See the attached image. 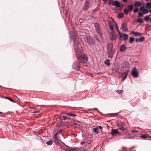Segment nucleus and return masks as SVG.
Wrapping results in <instances>:
<instances>
[{
  "instance_id": "a19ab883",
  "label": "nucleus",
  "mask_w": 151,
  "mask_h": 151,
  "mask_svg": "<svg viewBox=\"0 0 151 151\" xmlns=\"http://www.w3.org/2000/svg\"><path fill=\"white\" fill-rule=\"evenodd\" d=\"M144 13L142 12H139L138 13V17H142L143 16Z\"/></svg>"
},
{
  "instance_id": "8fccbe9b",
  "label": "nucleus",
  "mask_w": 151,
  "mask_h": 151,
  "mask_svg": "<svg viewBox=\"0 0 151 151\" xmlns=\"http://www.w3.org/2000/svg\"><path fill=\"white\" fill-rule=\"evenodd\" d=\"M132 132L133 133H137L138 132V131L137 130H132Z\"/></svg>"
},
{
  "instance_id": "e433bc0d",
  "label": "nucleus",
  "mask_w": 151,
  "mask_h": 151,
  "mask_svg": "<svg viewBox=\"0 0 151 151\" xmlns=\"http://www.w3.org/2000/svg\"><path fill=\"white\" fill-rule=\"evenodd\" d=\"M105 63L108 66L110 64V63L109 62V60L108 59L106 60L105 61Z\"/></svg>"
},
{
  "instance_id": "09e8293b",
  "label": "nucleus",
  "mask_w": 151,
  "mask_h": 151,
  "mask_svg": "<svg viewBox=\"0 0 151 151\" xmlns=\"http://www.w3.org/2000/svg\"><path fill=\"white\" fill-rule=\"evenodd\" d=\"M87 143L88 144L90 145L91 144V140H88Z\"/></svg>"
},
{
  "instance_id": "6e6552de",
  "label": "nucleus",
  "mask_w": 151,
  "mask_h": 151,
  "mask_svg": "<svg viewBox=\"0 0 151 151\" xmlns=\"http://www.w3.org/2000/svg\"><path fill=\"white\" fill-rule=\"evenodd\" d=\"M114 31H112L110 33L111 35L110 40L113 41L117 40V35L114 34Z\"/></svg>"
},
{
  "instance_id": "2f4dec72",
  "label": "nucleus",
  "mask_w": 151,
  "mask_h": 151,
  "mask_svg": "<svg viewBox=\"0 0 151 151\" xmlns=\"http://www.w3.org/2000/svg\"><path fill=\"white\" fill-rule=\"evenodd\" d=\"M124 13L127 15H128L129 13V11L127 8H125L124 9Z\"/></svg>"
},
{
  "instance_id": "3c124183",
  "label": "nucleus",
  "mask_w": 151,
  "mask_h": 151,
  "mask_svg": "<svg viewBox=\"0 0 151 151\" xmlns=\"http://www.w3.org/2000/svg\"><path fill=\"white\" fill-rule=\"evenodd\" d=\"M89 0H85V3L90 4V2L89 1Z\"/></svg>"
},
{
  "instance_id": "393cba45",
  "label": "nucleus",
  "mask_w": 151,
  "mask_h": 151,
  "mask_svg": "<svg viewBox=\"0 0 151 151\" xmlns=\"http://www.w3.org/2000/svg\"><path fill=\"white\" fill-rule=\"evenodd\" d=\"M141 5V2L137 1L134 4V6L136 7H138Z\"/></svg>"
},
{
  "instance_id": "473e14b6",
  "label": "nucleus",
  "mask_w": 151,
  "mask_h": 151,
  "mask_svg": "<svg viewBox=\"0 0 151 151\" xmlns=\"http://www.w3.org/2000/svg\"><path fill=\"white\" fill-rule=\"evenodd\" d=\"M47 145H51L53 144V142L52 140L50 139L49 141H47L46 143Z\"/></svg>"
},
{
  "instance_id": "5701e85b",
  "label": "nucleus",
  "mask_w": 151,
  "mask_h": 151,
  "mask_svg": "<svg viewBox=\"0 0 151 151\" xmlns=\"http://www.w3.org/2000/svg\"><path fill=\"white\" fill-rule=\"evenodd\" d=\"M112 21L114 23H115L116 24V28L117 29V30H118V31L119 32V35H120V37H122V34H121L120 32H119V28H118V25L117 24V23L115 22V21H114V20H113V19H112Z\"/></svg>"
},
{
  "instance_id": "c9c22d12",
  "label": "nucleus",
  "mask_w": 151,
  "mask_h": 151,
  "mask_svg": "<svg viewBox=\"0 0 151 151\" xmlns=\"http://www.w3.org/2000/svg\"><path fill=\"white\" fill-rule=\"evenodd\" d=\"M146 6L148 9L151 8V3L149 2L147 3L146 5Z\"/></svg>"
},
{
  "instance_id": "7c9ffc66",
  "label": "nucleus",
  "mask_w": 151,
  "mask_h": 151,
  "mask_svg": "<svg viewBox=\"0 0 151 151\" xmlns=\"http://www.w3.org/2000/svg\"><path fill=\"white\" fill-rule=\"evenodd\" d=\"M134 41V38L132 37H130L129 38V42L131 44H132L133 43Z\"/></svg>"
},
{
  "instance_id": "6e6d98bb",
  "label": "nucleus",
  "mask_w": 151,
  "mask_h": 151,
  "mask_svg": "<svg viewBox=\"0 0 151 151\" xmlns=\"http://www.w3.org/2000/svg\"><path fill=\"white\" fill-rule=\"evenodd\" d=\"M58 136H59L58 135H57V136H56L57 138H55V136H54V139H58Z\"/></svg>"
},
{
  "instance_id": "f3484780",
  "label": "nucleus",
  "mask_w": 151,
  "mask_h": 151,
  "mask_svg": "<svg viewBox=\"0 0 151 151\" xmlns=\"http://www.w3.org/2000/svg\"><path fill=\"white\" fill-rule=\"evenodd\" d=\"M131 33L133 34L134 36L136 37H139L141 36L142 35V34L141 33H139L137 32H131Z\"/></svg>"
},
{
  "instance_id": "5fc2aeb1",
  "label": "nucleus",
  "mask_w": 151,
  "mask_h": 151,
  "mask_svg": "<svg viewBox=\"0 0 151 151\" xmlns=\"http://www.w3.org/2000/svg\"><path fill=\"white\" fill-rule=\"evenodd\" d=\"M139 39H137L135 40L136 42H138L139 41Z\"/></svg>"
},
{
  "instance_id": "de8ad7c7",
  "label": "nucleus",
  "mask_w": 151,
  "mask_h": 151,
  "mask_svg": "<svg viewBox=\"0 0 151 151\" xmlns=\"http://www.w3.org/2000/svg\"><path fill=\"white\" fill-rule=\"evenodd\" d=\"M39 112V111H34L32 112V113L35 114L38 113Z\"/></svg>"
},
{
  "instance_id": "4c0bfd02",
  "label": "nucleus",
  "mask_w": 151,
  "mask_h": 151,
  "mask_svg": "<svg viewBox=\"0 0 151 151\" xmlns=\"http://www.w3.org/2000/svg\"><path fill=\"white\" fill-rule=\"evenodd\" d=\"M139 9L138 7H135L134 8V9L133 10V12L134 13H137L138 11H139Z\"/></svg>"
},
{
  "instance_id": "4be33fe9",
  "label": "nucleus",
  "mask_w": 151,
  "mask_h": 151,
  "mask_svg": "<svg viewBox=\"0 0 151 151\" xmlns=\"http://www.w3.org/2000/svg\"><path fill=\"white\" fill-rule=\"evenodd\" d=\"M119 132V129H113L111 132V133L112 134V135H115Z\"/></svg>"
},
{
  "instance_id": "a18cd8bd",
  "label": "nucleus",
  "mask_w": 151,
  "mask_h": 151,
  "mask_svg": "<svg viewBox=\"0 0 151 151\" xmlns=\"http://www.w3.org/2000/svg\"><path fill=\"white\" fill-rule=\"evenodd\" d=\"M149 12V11L148 10L145 9L143 13H144V14H147Z\"/></svg>"
},
{
  "instance_id": "680f3d73",
  "label": "nucleus",
  "mask_w": 151,
  "mask_h": 151,
  "mask_svg": "<svg viewBox=\"0 0 151 151\" xmlns=\"http://www.w3.org/2000/svg\"><path fill=\"white\" fill-rule=\"evenodd\" d=\"M130 139V138H129L128 137H124L123 138L124 139Z\"/></svg>"
},
{
  "instance_id": "052dcab7",
  "label": "nucleus",
  "mask_w": 151,
  "mask_h": 151,
  "mask_svg": "<svg viewBox=\"0 0 151 151\" xmlns=\"http://www.w3.org/2000/svg\"><path fill=\"white\" fill-rule=\"evenodd\" d=\"M103 1L104 3H106V0H102Z\"/></svg>"
},
{
  "instance_id": "0e129e2a",
  "label": "nucleus",
  "mask_w": 151,
  "mask_h": 151,
  "mask_svg": "<svg viewBox=\"0 0 151 151\" xmlns=\"http://www.w3.org/2000/svg\"><path fill=\"white\" fill-rule=\"evenodd\" d=\"M150 13H151V9H150Z\"/></svg>"
},
{
  "instance_id": "f704fd0d",
  "label": "nucleus",
  "mask_w": 151,
  "mask_h": 151,
  "mask_svg": "<svg viewBox=\"0 0 151 151\" xmlns=\"http://www.w3.org/2000/svg\"><path fill=\"white\" fill-rule=\"evenodd\" d=\"M5 99H7L9 100L10 101H11V102L15 103V101L14 100H12L10 97H5L4 98Z\"/></svg>"
},
{
  "instance_id": "412c9836",
  "label": "nucleus",
  "mask_w": 151,
  "mask_h": 151,
  "mask_svg": "<svg viewBox=\"0 0 151 151\" xmlns=\"http://www.w3.org/2000/svg\"><path fill=\"white\" fill-rule=\"evenodd\" d=\"M68 151H77V149L76 147H70L67 149Z\"/></svg>"
},
{
  "instance_id": "79ce46f5",
  "label": "nucleus",
  "mask_w": 151,
  "mask_h": 151,
  "mask_svg": "<svg viewBox=\"0 0 151 151\" xmlns=\"http://www.w3.org/2000/svg\"><path fill=\"white\" fill-rule=\"evenodd\" d=\"M150 19V18L149 16H146L144 18L146 22L148 21Z\"/></svg>"
},
{
  "instance_id": "bf43d9fd",
  "label": "nucleus",
  "mask_w": 151,
  "mask_h": 151,
  "mask_svg": "<svg viewBox=\"0 0 151 151\" xmlns=\"http://www.w3.org/2000/svg\"><path fill=\"white\" fill-rule=\"evenodd\" d=\"M99 128L100 129H102V127L101 126H99Z\"/></svg>"
},
{
  "instance_id": "bb28decb",
  "label": "nucleus",
  "mask_w": 151,
  "mask_h": 151,
  "mask_svg": "<svg viewBox=\"0 0 151 151\" xmlns=\"http://www.w3.org/2000/svg\"><path fill=\"white\" fill-rule=\"evenodd\" d=\"M77 59L79 62L80 63H83L82 60V55H79L78 56Z\"/></svg>"
},
{
  "instance_id": "69168bd1",
  "label": "nucleus",
  "mask_w": 151,
  "mask_h": 151,
  "mask_svg": "<svg viewBox=\"0 0 151 151\" xmlns=\"http://www.w3.org/2000/svg\"><path fill=\"white\" fill-rule=\"evenodd\" d=\"M150 21L151 22V18L150 19Z\"/></svg>"
},
{
  "instance_id": "dca6fc26",
  "label": "nucleus",
  "mask_w": 151,
  "mask_h": 151,
  "mask_svg": "<svg viewBox=\"0 0 151 151\" xmlns=\"http://www.w3.org/2000/svg\"><path fill=\"white\" fill-rule=\"evenodd\" d=\"M108 25L109 26V28L112 31H114V28L113 27V25H112V23L110 21H108Z\"/></svg>"
},
{
  "instance_id": "603ef678",
  "label": "nucleus",
  "mask_w": 151,
  "mask_h": 151,
  "mask_svg": "<svg viewBox=\"0 0 151 151\" xmlns=\"http://www.w3.org/2000/svg\"><path fill=\"white\" fill-rule=\"evenodd\" d=\"M119 68L118 67L117 68H116V69L115 68H114V70H114V71H117L118 70H119Z\"/></svg>"
},
{
  "instance_id": "a878e982",
  "label": "nucleus",
  "mask_w": 151,
  "mask_h": 151,
  "mask_svg": "<svg viewBox=\"0 0 151 151\" xmlns=\"http://www.w3.org/2000/svg\"><path fill=\"white\" fill-rule=\"evenodd\" d=\"M127 9L129 11H131L133 10V6L132 4L129 5L128 6Z\"/></svg>"
},
{
  "instance_id": "c756f323",
  "label": "nucleus",
  "mask_w": 151,
  "mask_h": 151,
  "mask_svg": "<svg viewBox=\"0 0 151 151\" xmlns=\"http://www.w3.org/2000/svg\"><path fill=\"white\" fill-rule=\"evenodd\" d=\"M62 131V130L61 129H60L58 131L56 134L55 135V138H57V135H59V134H60L61 135L62 134H61V132Z\"/></svg>"
},
{
  "instance_id": "4468645a",
  "label": "nucleus",
  "mask_w": 151,
  "mask_h": 151,
  "mask_svg": "<svg viewBox=\"0 0 151 151\" xmlns=\"http://www.w3.org/2000/svg\"><path fill=\"white\" fill-rule=\"evenodd\" d=\"M121 28L123 31L127 32L128 31V29L126 26V24L125 23H123L122 25Z\"/></svg>"
},
{
  "instance_id": "72a5a7b5",
  "label": "nucleus",
  "mask_w": 151,
  "mask_h": 151,
  "mask_svg": "<svg viewBox=\"0 0 151 151\" xmlns=\"http://www.w3.org/2000/svg\"><path fill=\"white\" fill-rule=\"evenodd\" d=\"M119 18H122L124 17V15L123 13H120L118 15Z\"/></svg>"
},
{
  "instance_id": "37998d69",
  "label": "nucleus",
  "mask_w": 151,
  "mask_h": 151,
  "mask_svg": "<svg viewBox=\"0 0 151 151\" xmlns=\"http://www.w3.org/2000/svg\"><path fill=\"white\" fill-rule=\"evenodd\" d=\"M123 90H116V91L119 94H120L122 92H123Z\"/></svg>"
},
{
  "instance_id": "1a4fd4ad",
  "label": "nucleus",
  "mask_w": 151,
  "mask_h": 151,
  "mask_svg": "<svg viewBox=\"0 0 151 151\" xmlns=\"http://www.w3.org/2000/svg\"><path fill=\"white\" fill-rule=\"evenodd\" d=\"M113 0H109V4H111L112 5L116 6L117 7H120L121 6L120 2L117 1H114L112 2H110V1H112Z\"/></svg>"
},
{
  "instance_id": "c03bdc74",
  "label": "nucleus",
  "mask_w": 151,
  "mask_h": 151,
  "mask_svg": "<svg viewBox=\"0 0 151 151\" xmlns=\"http://www.w3.org/2000/svg\"><path fill=\"white\" fill-rule=\"evenodd\" d=\"M145 9V8L144 6H141L140 8V11H143L144 12Z\"/></svg>"
},
{
  "instance_id": "f03ea898",
  "label": "nucleus",
  "mask_w": 151,
  "mask_h": 151,
  "mask_svg": "<svg viewBox=\"0 0 151 151\" xmlns=\"http://www.w3.org/2000/svg\"><path fill=\"white\" fill-rule=\"evenodd\" d=\"M107 50L108 58L111 59L116 52L115 50L113 49V44L111 43H109L107 45Z\"/></svg>"
},
{
  "instance_id": "4d7b16f0",
  "label": "nucleus",
  "mask_w": 151,
  "mask_h": 151,
  "mask_svg": "<svg viewBox=\"0 0 151 151\" xmlns=\"http://www.w3.org/2000/svg\"><path fill=\"white\" fill-rule=\"evenodd\" d=\"M122 1L126 3L127 2L128 0H122Z\"/></svg>"
},
{
  "instance_id": "cd10ccee",
  "label": "nucleus",
  "mask_w": 151,
  "mask_h": 151,
  "mask_svg": "<svg viewBox=\"0 0 151 151\" xmlns=\"http://www.w3.org/2000/svg\"><path fill=\"white\" fill-rule=\"evenodd\" d=\"M93 132L96 133V134H97L99 133V131L98 128L97 127L95 128H93Z\"/></svg>"
},
{
  "instance_id": "a211bd4d",
  "label": "nucleus",
  "mask_w": 151,
  "mask_h": 151,
  "mask_svg": "<svg viewBox=\"0 0 151 151\" xmlns=\"http://www.w3.org/2000/svg\"><path fill=\"white\" fill-rule=\"evenodd\" d=\"M58 119H60V120L61 121H65L66 120H67L68 117L66 116H60L59 117Z\"/></svg>"
},
{
  "instance_id": "0eeeda50",
  "label": "nucleus",
  "mask_w": 151,
  "mask_h": 151,
  "mask_svg": "<svg viewBox=\"0 0 151 151\" xmlns=\"http://www.w3.org/2000/svg\"><path fill=\"white\" fill-rule=\"evenodd\" d=\"M80 64L76 62H75L73 63V68L75 70L77 71L80 70Z\"/></svg>"
},
{
  "instance_id": "e2e57ef3",
  "label": "nucleus",
  "mask_w": 151,
  "mask_h": 151,
  "mask_svg": "<svg viewBox=\"0 0 151 151\" xmlns=\"http://www.w3.org/2000/svg\"><path fill=\"white\" fill-rule=\"evenodd\" d=\"M70 118L69 117H68L67 119L70 120Z\"/></svg>"
},
{
  "instance_id": "20e7f679",
  "label": "nucleus",
  "mask_w": 151,
  "mask_h": 151,
  "mask_svg": "<svg viewBox=\"0 0 151 151\" xmlns=\"http://www.w3.org/2000/svg\"><path fill=\"white\" fill-rule=\"evenodd\" d=\"M94 26L96 32L99 35L100 37L101 38L102 32L100 25L98 23L96 22L94 24Z\"/></svg>"
},
{
  "instance_id": "f257e3e1",
  "label": "nucleus",
  "mask_w": 151,
  "mask_h": 151,
  "mask_svg": "<svg viewBox=\"0 0 151 151\" xmlns=\"http://www.w3.org/2000/svg\"><path fill=\"white\" fill-rule=\"evenodd\" d=\"M81 40H79V42H77L76 41L74 40V49L77 55H79L81 52V48L82 47L81 45L82 44L81 42Z\"/></svg>"
},
{
  "instance_id": "9d476101",
  "label": "nucleus",
  "mask_w": 151,
  "mask_h": 151,
  "mask_svg": "<svg viewBox=\"0 0 151 151\" xmlns=\"http://www.w3.org/2000/svg\"><path fill=\"white\" fill-rule=\"evenodd\" d=\"M132 74L135 78H137L139 76V73L136 71V68L134 67L132 70Z\"/></svg>"
},
{
  "instance_id": "6ab92c4d",
  "label": "nucleus",
  "mask_w": 151,
  "mask_h": 151,
  "mask_svg": "<svg viewBox=\"0 0 151 151\" xmlns=\"http://www.w3.org/2000/svg\"><path fill=\"white\" fill-rule=\"evenodd\" d=\"M55 144L58 146H60V142H61L60 140V139H55Z\"/></svg>"
},
{
  "instance_id": "58836bf2",
  "label": "nucleus",
  "mask_w": 151,
  "mask_h": 151,
  "mask_svg": "<svg viewBox=\"0 0 151 151\" xmlns=\"http://www.w3.org/2000/svg\"><path fill=\"white\" fill-rule=\"evenodd\" d=\"M139 42H142L145 40V38L144 37H140L139 39Z\"/></svg>"
},
{
  "instance_id": "ea45409f",
  "label": "nucleus",
  "mask_w": 151,
  "mask_h": 151,
  "mask_svg": "<svg viewBox=\"0 0 151 151\" xmlns=\"http://www.w3.org/2000/svg\"><path fill=\"white\" fill-rule=\"evenodd\" d=\"M143 19L141 18H139L137 19V22L140 23H142L143 22Z\"/></svg>"
},
{
  "instance_id": "2eb2a0df",
  "label": "nucleus",
  "mask_w": 151,
  "mask_h": 151,
  "mask_svg": "<svg viewBox=\"0 0 151 151\" xmlns=\"http://www.w3.org/2000/svg\"><path fill=\"white\" fill-rule=\"evenodd\" d=\"M128 72H124L123 73H122V76L123 77V81L127 77L128 75Z\"/></svg>"
},
{
  "instance_id": "c85d7f7f",
  "label": "nucleus",
  "mask_w": 151,
  "mask_h": 151,
  "mask_svg": "<svg viewBox=\"0 0 151 151\" xmlns=\"http://www.w3.org/2000/svg\"><path fill=\"white\" fill-rule=\"evenodd\" d=\"M66 115L68 116L73 117H75L76 116H77L76 114H74L72 113H67Z\"/></svg>"
},
{
  "instance_id": "39448f33",
  "label": "nucleus",
  "mask_w": 151,
  "mask_h": 151,
  "mask_svg": "<svg viewBox=\"0 0 151 151\" xmlns=\"http://www.w3.org/2000/svg\"><path fill=\"white\" fill-rule=\"evenodd\" d=\"M85 41L88 45H91L95 44L94 39L90 36H86L85 38Z\"/></svg>"
},
{
  "instance_id": "b1692460",
  "label": "nucleus",
  "mask_w": 151,
  "mask_h": 151,
  "mask_svg": "<svg viewBox=\"0 0 151 151\" xmlns=\"http://www.w3.org/2000/svg\"><path fill=\"white\" fill-rule=\"evenodd\" d=\"M128 35L126 34H124L123 35V39L124 41H126L128 40Z\"/></svg>"
},
{
  "instance_id": "338daca9",
  "label": "nucleus",
  "mask_w": 151,
  "mask_h": 151,
  "mask_svg": "<svg viewBox=\"0 0 151 151\" xmlns=\"http://www.w3.org/2000/svg\"><path fill=\"white\" fill-rule=\"evenodd\" d=\"M2 112H0V114H2Z\"/></svg>"
},
{
  "instance_id": "423d86ee",
  "label": "nucleus",
  "mask_w": 151,
  "mask_h": 151,
  "mask_svg": "<svg viewBox=\"0 0 151 151\" xmlns=\"http://www.w3.org/2000/svg\"><path fill=\"white\" fill-rule=\"evenodd\" d=\"M117 125L120 130L124 131L127 129L126 124L122 122H119Z\"/></svg>"
},
{
  "instance_id": "f8f14e48",
  "label": "nucleus",
  "mask_w": 151,
  "mask_h": 151,
  "mask_svg": "<svg viewBox=\"0 0 151 151\" xmlns=\"http://www.w3.org/2000/svg\"><path fill=\"white\" fill-rule=\"evenodd\" d=\"M140 137L143 139H146L147 138H151V137L149 136L148 134H141Z\"/></svg>"
},
{
  "instance_id": "864d4df0",
  "label": "nucleus",
  "mask_w": 151,
  "mask_h": 151,
  "mask_svg": "<svg viewBox=\"0 0 151 151\" xmlns=\"http://www.w3.org/2000/svg\"><path fill=\"white\" fill-rule=\"evenodd\" d=\"M77 125V124L76 123H73L72 124V125H71L72 126H75L76 125Z\"/></svg>"
},
{
  "instance_id": "aec40b11",
  "label": "nucleus",
  "mask_w": 151,
  "mask_h": 151,
  "mask_svg": "<svg viewBox=\"0 0 151 151\" xmlns=\"http://www.w3.org/2000/svg\"><path fill=\"white\" fill-rule=\"evenodd\" d=\"M126 49L125 45H122L121 47L120 50L121 52H124L126 50Z\"/></svg>"
},
{
  "instance_id": "49530a36",
  "label": "nucleus",
  "mask_w": 151,
  "mask_h": 151,
  "mask_svg": "<svg viewBox=\"0 0 151 151\" xmlns=\"http://www.w3.org/2000/svg\"><path fill=\"white\" fill-rule=\"evenodd\" d=\"M95 37L96 39V40L98 41L99 42H100V41L99 39L98 38V36L97 35H95L94 36Z\"/></svg>"
},
{
  "instance_id": "7ed1b4c3",
  "label": "nucleus",
  "mask_w": 151,
  "mask_h": 151,
  "mask_svg": "<svg viewBox=\"0 0 151 151\" xmlns=\"http://www.w3.org/2000/svg\"><path fill=\"white\" fill-rule=\"evenodd\" d=\"M122 70L125 72H129L130 70L129 64L128 62H124L122 64Z\"/></svg>"
},
{
  "instance_id": "9b49d317",
  "label": "nucleus",
  "mask_w": 151,
  "mask_h": 151,
  "mask_svg": "<svg viewBox=\"0 0 151 151\" xmlns=\"http://www.w3.org/2000/svg\"><path fill=\"white\" fill-rule=\"evenodd\" d=\"M89 3H85L84 6L83 7V10L85 11L86 10H87L89 7Z\"/></svg>"
},
{
  "instance_id": "ddd939ff",
  "label": "nucleus",
  "mask_w": 151,
  "mask_h": 151,
  "mask_svg": "<svg viewBox=\"0 0 151 151\" xmlns=\"http://www.w3.org/2000/svg\"><path fill=\"white\" fill-rule=\"evenodd\" d=\"M82 58L83 63H86L88 60L87 57L85 55H82Z\"/></svg>"
},
{
  "instance_id": "13d9d810",
  "label": "nucleus",
  "mask_w": 151,
  "mask_h": 151,
  "mask_svg": "<svg viewBox=\"0 0 151 151\" xmlns=\"http://www.w3.org/2000/svg\"><path fill=\"white\" fill-rule=\"evenodd\" d=\"M84 141H82V142H81L80 144H81V145H83V144H84Z\"/></svg>"
}]
</instances>
